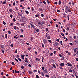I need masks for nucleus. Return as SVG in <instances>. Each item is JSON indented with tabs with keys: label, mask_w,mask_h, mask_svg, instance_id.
I'll return each instance as SVG.
<instances>
[{
	"label": "nucleus",
	"mask_w": 78,
	"mask_h": 78,
	"mask_svg": "<svg viewBox=\"0 0 78 78\" xmlns=\"http://www.w3.org/2000/svg\"><path fill=\"white\" fill-rule=\"evenodd\" d=\"M65 10V12H66V13H68V12H71V10L70 9H69V7H66Z\"/></svg>",
	"instance_id": "obj_1"
},
{
	"label": "nucleus",
	"mask_w": 78,
	"mask_h": 78,
	"mask_svg": "<svg viewBox=\"0 0 78 78\" xmlns=\"http://www.w3.org/2000/svg\"><path fill=\"white\" fill-rule=\"evenodd\" d=\"M46 37L48 39H50V36H49V34H48L47 33L46 34Z\"/></svg>",
	"instance_id": "obj_2"
},
{
	"label": "nucleus",
	"mask_w": 78,
	"mask_h": 78,
	"mask_svg": "<svg viewBox=\"0 0 78 78\" xmlns=\"http://www.w3.org/2000/svg\"><path fill=\"white\" fill-rule=\"evenodd\" d=\"M58 45H59L58 43L57 42H56L54 44V46H55V47H58Z\"/></svg>",
	"instance_id": "obj_3"
},
{
	"label": "nucleus",
	"mask_w": 78,
	"mask_h": 78,
	"mask_svg": "<svg viewBox=\"0 0 78 78\" xmlns=\"http://www.w3.org/2000/svg\"><path fill=\"white\" fill-rule=\"evenodd\" d=\"M13 28H14V29L15 30H17H17H19V27H17L16 26L13 27Z\"/></svg>",
	"instance_id": "obj_4"
},
{
	"label": "nucleus",
	"mask_w": 78,
	"mask_h": 78,
	"mask_svg": "<svg viewBox=\"0 0 78 78\" xmlns=\"http://www.w3.org/2000/svg\"><path fill=\"white\" fill-rule=\"evenodd\" d=\"M0 48H2V49H3L4 50L5 49V48H4V45H1Z\"/></svg>",
	"instance_id": "obj_5"
},
{
	"label": "nucleus",
	"mask_w": 78,
	"mask_h": 78,
	"mask_svg": "<svg viewBox=\"0 0 78 78\" xmlns=\"http://www.w3.org/2000/svg\"><path fill=\"white\" fill-rule=\"evenodd\" d=\"M43 72L45 73H48V71H47V69L44 70Z\"/></svg>",
	"instance_id": "obj_6"
},
{
	"label": "nucleus",
	"mask_w": 78,
	"mask_h": 78,
	"mask_svg": "<svg viewBox=\"0 0 78 78\" xmlns=\"http://www.w3.org/2000/svg\"><path fill=\"white\" fill-rule=\"evenodd\" d=\"M24 56H25V55H21V57L22 59H24Z\"/></svg>",
	"instance_id": "obj_7"
},
{
	"label": "nucleus",
	"mask_w": 78,
	"mask_h": 78,
	"mask_svg": "<svg viewBox=\"0 0 78 78\" xmlns=\"http://www.w3.org/2000/svg\"><path fill=\"white\" fill-rule=\"evenodd\" d=\"M39 16H40V15L38 13H37L35 15V17H39Z\"/></svg>",
	"instance_id": "obj_8"
},
{
	"label": "nucleus",
	"mask_w": 78,
	"mask_h": 78,
	"mask_svg": "<svg viewBox=\"0 0 78 78\" xmlns=\"http://www.w3.org/2000/svg\"><path fill=\"white\" fill-rule=\"evenodd\" d=\"M15 71L16 73H20V71H17L16 70H15Z\"/></svg>",
	"instance_id": "obj_9"
},
{
	"label": "nucleus",
	"mask_w": 78,
	"mask_h": 78,
	"mask_svg": "<svg viewBox=\"0 0 78 78\" xmlns=\"http://www.w3.org/2000/svg\"><path fill=\"white\" fill-rule=\"evenodd\" d=\"M60 66H61V67L64 66V63H61L60 64Z\"/></svg>",
	"instance_id": "obj_10"
},
{
	"label": "nucleus",
	"mask_w": 78,
	"mask_h": 78,
	"mask_svg": "<svg viewBox=\"0 0 78 78\" xmlns=\"http://www.w3.org/2000/svg\"><path fill=\"white\" fill-rule=\"evenodd\" d=\"M30 24L31 25V27H33V28H35L34 27H35V26H34L31 23H30Z\"/></svg>",
	"instance_id": "obj_11"
},
{
	"label": "nucleus",
	"mask_w": 78,
	"mask_h": 78,
	"mask_svg": "<svg viewBox=\"0 0 78 78\" xmlns=\"http://www.w3.org/2000/svg\"><path fill=\"white\" fill-rule=\"evenodd\" d=\"M14 38L15 39H18V37H17V35H16V36L14 37Z\"/></svg>",
	"instance_id": "obj_12"
},
{
	"label": "nucleus",
	"mask_w": 78,
	"mask_h": 78,
	"mask_svg": "<svg viewBox=\"0 0 78 78\" xmlns=\"http://www.w3.org/2000/svg\"><path fill=\"white\" fill-rule=\"evenodd\" d=\"M67 64H68V66H70V67H72V64H69V63H67Z\"/></svg>",
	"instance_id": "obj_13"
},
{
	"label": "nucleus",
	"mask_w": 78,
	"mask_h": 78,
	"mask_svg": "<svg viewBox=\"0 0 78 78\" xmlns=\"http://www.w3.org/2000/svg\"><path fill=\"white\" fill-rule=\"evenodd\" d=\"M25 12L27 14H29V12H28L27 10H26L25 11Z\"/></svg>",
	"instance_id": "obj_14"
},
{
	"label": "nucleus",
	"mask_w": 78,
	"mask_h": 78,
	"mask_svg": "<svg viewBox=\"0 0 78 78\" xmlns=\"http://www.w3.org/2000/svg\"><path fill=\"white\" fill-rule=\"evenodd\" d=\"M39 10L40 11H41V12H42V11L43 10H42V8H39Z\"/></svg>",
	"instance_id": "obj_15"
},
{
	"label": "nucleus",
	"mask_w": 78,
	"mask_h": 78,
	"mask_svg": "<svg viewBox=\"0 0 78 78\" xmlns=\"http://www.w3.org/2000/svg\"><path fill=\"white\" fill-rule=\"evenodd\" d=\"M9 12H12V11H13V10H12V9H10L9 10Z\"/></svg>",
	"instance_id": "obj_16"
},
{
	"label": "nucleus",
	"mask_w": 78,
	"mask_h": 78,
	"mask_svg": "<svg viewBox=\"0 0 78 78\" xmlns=\"http://www.w3.org/2000/svg\"><path fill=\"white\" fill-rule=\"evenodd\" d=\"M48 42H49L50 43V44H52V43H51V41L50 40H49L48 41Z\"/></svg>",
	"instance_id": "obj_17"
},
{
	"label": "nucleus",
	"mask_w": 78,
	"mask_h": 78,
	"mask_svg": "<svg viewBox=\"0 0 78 78\" xmlns=\"http://www.w3.org/2000/svg\"><path fill=\"white\" fill-rule=\"evenodd\" d=\"M24 61L25 62H27V63H28V62H29L27 60H25Z\"/></svg>",
	"instance_id": "obj_18"
},
{
	"label": "nucleus",
	"mask_w": 78,
	"mask_h": 78,
	"mask_svg": "<svg viewBox=\"0 0 78 78\" xmlns=\"http://www.w3.org/2000/svg\"><path fill=\"white\" fill-rule=\"evenodd\" d=\"M72 5H74V4L75 3V2H73V1H72Z\"/></svg>",
	"instance_id": "obj_19"
},
{
	"label": "nucleus",
	"mask_w": 78,
	"mask_h": 78,
	"mask_svg": "<svg viewBox=\"0 0 78 78\" xmlns=\"http://www.w3.org/2000/svg\"><path fill=\"white\" fill-rule=\"evenodd\" d=\"M18 14V16H22V15H21L19 12H17Z\"/></svg>",
	"instance_id": "obj_20"
},
{
	"label": "nucleus",
	"mask_w": 78,
	"mask_h": 78,
	"mask_svg": "<svg viewBox=\"0 0 78 78\" xmlns=\"http://www.w3.org/2000/svg\"><path fill=\"white\" fill-rule=\"evenodd\" d=\"M5 37L6 39H7V38H8V36L7 35V34H5Z\"/></svg>",
	"instance_id": "obj_21"
},
{
	"label": "nucleus",
	"mask_w": 78,
	"mask_h": 78,
	"mask_svg": "<svg viewBox=\"0 0 78 78\" xmlns=\"http://www.w3.org/2000/svg\"><path fill=\"white\" fill-rule=\"evenodd\" d=\"M60 44H61V45H62H62H63V44H62V41H60Z\"/></svg>",
	"instance_id": "obj_22"
},
{
	"label": "nucleus",
	"mask_w": 78,
	"mask_h": 78,
	"mask_svg": "<svg viewBox=\"0 0 78 78\" xmlns=\"http://www.w3.org/2000/svg\"><path fill=\"white\" fill-rule=\"evenodd\" d=\"M53 67H54L55 69H56V66L55 64H53Z\"/></svg>",
	"instance_id": "obj_23"
},
{
	"label": "nucleus",
	"mask_w": 78,
	"mask_h": 78,
	"mask_svg": "<svg viewBox=\"0 0 78 78\" xmlns=\"http://www.w3.org/2000/svg\"><path fill=\"white\" fill-rule=\"evenodd\" d=\"M45 76L47 78H49V76L48 75H46Z\"/></svg>",
	"instance_id": "obj_24"
},
{
	"label": "nucleus",
	"mask_w": 78,
	"mask_h": 78,
	"mask_svg": "<svg viewBox=\"0 0 78 78\" xmlns=\"http://www.w3.org/2000/svg\"><path fill=\"white\" fill-rule=\"evenodd\" d=\"M41 23L42 24V25H44V21H43L42 22H41Z\"/></svg>",
	"instance_id": "obj_25"
},
{
	"label": "nucleus",
	"mask_w": 78,
	"mask_h": 78,
	"mask_svg": "<svg viewBox=\"0 0 78 78\" xmlns=\"http://www.w3.org/2000/svg\"><path fill=\"white\" fill-rule=\"evenodd\" d=\"M14 59L15 61H16V62H18V60L17 59H16V58H14Z\"/></svg>",
	"instance_id": "obj_26"
},
{
	"label": "nucleus",
	"mask_w": 78,
	"mask_h": 78,
	"mask_svg": "<svg viewBox=\"0 0 78 78\" xmlns=\"http://www.w3.org/2000/svg\"><path fill=\"white\" fill-rule=\"evenodd\" d=\"M58 4L59 5H60L61 4V1L60 0L59 1V2H58Z\"/></svg>",
	"instance_id": "obj_27"
},
{
	"label": "nucleus",
	"mask_w": 78,
	"mask_h": 78,
	"mask_svg": "<svg viewBox=\"0 0 78 78\" xmlns=\"http://www.w3.org/2000/svg\"><path fill=\"white\" fill-rule=\"evenodd\" d=\"M61 35H62V36H64V34L62 32L61 33Z\"/></svg>",
	"instance_id": "obj_28"
},
{
	"label": "nucleus",
	"mask_w": 78,
	"mask_h": 78,
	"mask_svg": "<svg viewBox=\"0 0 78 78\" xmlns=\"http://www.w3.org/2000/svg\"><path fill=\"white\" fill-rule=\"evenodd\" d=\"M28 49L29 50H30L31 49V48L30 47L29 48H28Z\"/></svg>",
	"instance_id": "obj_29"
},
{
	"label": "nucleus",
	"mask_w": 78,
	"mask_h": 78,
	"mask_svg": "<svg viewBox=\"0 0 78 78\" xmlns=\"http://www.w3.org/2000/svg\"><path fill=\"white\" fill-rule=\"evenodd\" d=\"M36 77L37 78H39V76L37 75H36Z\"/></svg>",
	"instance_id": "obj_30"
},
{
	"label": "nucleus",
	"mask_w": 78,
	"mask_h": 78,
	"mask_svg": "<svg viewBox=\"0 0 78 78\" xmlns=\"http://www.w3.org/2000/svg\"><path fill=\"white\" fill-rule=\"evenodd\" d=\"M1 51H2V53H5V51H4V50H3L2 49H1Z\"/></svg>",
	"instance_id": "obj_31"
},
{
	"label": "nucleus",
	"mask_w": 78,
	"mask_h": 78,
	"mask_svg": "<svg viewBox=\"0 0 78 78\" xmlns=\"http://www.w3.org/2000/svg\"><path fill=\"white\" fill-rule=\"evenodd\" d=\"M13 20L14 21V22H16V18H13Z\"/></svg>",
	"instance_id": "obj_32"
},
{
	"label": "nucleus",
	"mask_w": 78,
	"mask_h": 78,
	"mask_svg": "<svg viewBox=\"0 0 78 78\" xmlns=\"http://www.w3.org/2000/svg\"><path fill=\"white\" fill-rule=\"evenodd\" d=\"M11 25H12V26H13V25H14V23H11V24L10 25V26H11Z\"/></svg>",
	"instance_id": "obj_33"
},
{
	"label": "nucleus",
	"mask_w": 78,
	"mask_h": 78,
	"mask_svg": "<svg viewBox=\"0 0 78 78\" xmlns=\"http://www.w3.org/2000/svg\"><path fill=\"white\" fill-rule=\"evenodd\" d=\"M17 53V50L16 49V51H15V53Z\"/></svg>",
	"instance_id": "obj_34"
},
{
	"label": "nucleus",
	"mask_w": 78,
	"mask_h": 78,
	"mask_svg": "<svg viewBox=\"0 0 78 78\" xmlns=\"http://www.w3.org/2000/svg\"><path fill=\"white\" fill-rule=\"evenodd\" d=\"M34 72L35 73V72H37V70L34 69Z\"/></svg>",
	"instance_id": "obj_35"
},
{
	"label": "nucleus",
	"mask_w": 78,
	"mask_h": 78,
	"mask_svg": "<svg viewBox=\"0 0 78 78\" xmlns=\"http://www.w3.org/2000/svg\"><path fill=\"white\" fill-rule=\"evenodd\" d=\"M74 39H76V36H74Z\"/></svg>",
	"instance_id": "obj_36"
},
{
	"label": "nucleus",
	"mask_w": 78,
	"mask_h": 78,
	"mask_svg": "<svg viewBox=\"0 0 78 78\" xmlns=\"http://www.w3.org/2000/svg\"><path fill=\"white\" fill-rule=\"evenodd\" d=\"M18 60H19V61H20V62H22V60H21V59L20 58H18Z\"/></svg>",
	"instance_id": "obj_37"
},
{
	"label": "nucleus",
	"mask_w": 78,
	"mask_h": 78,
	"mask_svg": "<svg viewBox=\"0 0 78 78\" xmlns=\"http://www.w3.org/2000/svg\"><path fill=\"white\" fill-rule=\"evenodd\" d=\"M42 47L43 48H44V44H42Z\"/></svg>",
	"instance_id": "obj_38"
},
{
	"label": "nucleus",
	"mask_w": 78,
	"mask_h": 78,
	"mask_svg": "<svg viewBox=\"0 0 78 78\" xmlns=\"http://www.w3.org/2000/svg\"><path fill=\"white\" fill-rule=\"evenodd\" d=\"M11 46L12 47H14V46L13 45V44H11Z\"/></svg>",
	"instance_id": "obj_39"
},
{
	"label": "nucleus",
	"mask_w": 78,
	"mask_h": 78,
	"mask_svg": "<svg viewBox=\"0 0 78 78\" xmlns=\"http://www.w3.org/2000/svg\"><path fill=\"white\" fill-rule=\"evenodd\" d=\"M41 75L42 76H44V74L42 73V72H41Z\"/></svg>",
	"instance_id": "obj_40"
},
{
	"label": "nucleus",
	"mask_w": 78,
	"mask_h": 78,
	"mask_svg": "<svg viewBox=\"0 0 78 78\" xmlns=\"http://www.w3.org/2000/svg\"><path fill=\"white\" fill-rule=\"evenodd\" d=\"M21 25H22V26H24V23H21Z\"/></svg>",
	"instance_id": "obj_41"
},
{
	"label": "nucleus",
	"mask_w": 78,
	"mask_h": 78,
	"mask_svg": "<svg viewBox=\"0 0 78 78\" xmlns=\"http://www.w3.org/2000/svg\"><path fill=\"white\" fill-rule=\"evenodd\" d=\"M36 31H37V32H39V29H37L36 30Z\"/></svg>",
	"instance_id": "obj_42"
},
{
	"label": "nucleus",
	"mask_w": 78,
	"mask_h": 78,
	"mask_svg": "<svg viewBox=\"0 0 78 78\" xmlns=\"http://www.w3.org/2000/svg\"><path fill=\"white\" fill-rule=\"evenodd\" d=\"M21 67L22 69H24V67L23 66H21Z\"/></svg>",
	"instance_id": "obj_43"
},
{
	"label": "nucleus",
	"mask_w": 78,
	"mask_h": 78,
	"mask_svg": "<svg viewBox=\"0 0 78 78\" xmlns=\"http://www.w3.org/2000/svg\"><path fill=\"white\" fill-rule=\"evenodd\" d=\"M12 65H13V66H15V64H14V62H12Z\"/></svg>",
	"instance_id": "obj_44"
},
{
	"label": "nucleus",
	"mask_w": 78,
	"mask_h": 78,
	"mask_svg": "<svg viewBox=\"0 0 78 78\" xmlns=\"http://www.w3.org/2000/svg\"><path fill=\"white\" fill-rule=\"evenodd\" d=\"M43 2L44 3L45 5H46L47 3H46V2H45L43 1Z\"/></svg>",
	"instance_id": "obj_45"
},
{
	"label": "nucleus",
	"mask_w": 78,
	"mask_h": 78,
	"mask_svg": "<svg viewBox=\"0 0 78 78\" xmlns=\"http://www.w3.org/2000/svg\"><path fill=\"white\" fill-rule=\"evenodd\" d=\"M66 30L67 31H69V27H68L66 29Z\"/></svg>",
	"instance_id": "obj_46"
},
{
	"label": "nucleus",
	"mask_w": 78,
	"mask_h": 78,
	"mask_svg": "<svg viewBox=\"0 0 78 78\" xmlns=\"http://www.w3.org/2000/svg\"><path fill=\"white\" fill-rule=\"evenodd\" d=\"M66 40H65V41L66 42H67L68 41V39L67 38H66Z\"/></svg>",
	"instance_id": "obj_47"
},
{
	"label": "nucleus",
	"mask_w": 78,
	"mask_h": 78,
	"mask_svg": "<svg viewBox=\"0 0 78 78\" xmlns=\"http://www.w3.org/2000/svg\"><path fill=\"white\" fill-rule=\"evenodd\" d=\"M6 2L5 1L3 2V4H6Z\"/></svg>",
	"instance_id": "obj_48"
},
{
	"label": "nucleus",
	"mask_w": 78,
	"mask_h": 78,
	"mask_svg": "<svg viewBox=\"0 0 78 78\" xmlns=\"http://www.w3.org/2000/svg\"><path fill=\"white\" fill-rule=\"evenodd\" d=\"M31 10H32V11L33 12V11H34V8L33 7H32Z\"/></svg>",
	"instance_id": "obj_49"
},
{
	"label": "nucleus",
	"mask_w": 78,
	"mask_h": 78,
	"mask_svg": "<svg viewBox=\"0 0 78 78\" xmlns=\"http://www.w3.org/2000/svg\"><path fill=\"white\" fill-rule=\"evenodd\" d=\"M57 12H61L60 10H57Z\"/></svg>",
	"instance_id": "obj_50"
},
{
	"label": "nucleus",
	"mask_w": 78,
	"mask_h": 78,
	"mask_svg": "<svg viewBox=\"0 0 78 78\" xmlns=\"http://www.w3.org/2000/svg\"><path fill=\"white\" fill-rule=\"evenodd\" d=\"M10 17H11V18H12V16H13L11 14L10 15Z\"/></svg>",
	"instance_id": "obj_51"
},
{
	"label": "nucleus",
	"mask_w": 78,
	"mask_h": 78,
	"mask_svg": "<svg viewBox=\"0 0 78 78\" xmlns=\"http://www.w3.org/2000/svg\"><path fill=\"white\" fill-rule=\"evenodd\" d=\"M41 17H44V14H41Z\"/></svg>",
	"instance_id": "obj_52"
},
{
	"label": "nucleus",
	"mask_w": 78,
	"mask_h": 78,
	"mask_svg": "<svg viewBox=\"0 0 78 78\" xmlns=\"http://www.w3.org/2000/svg\"><path fill=\"white\" fill-rule=\"evenodd\" d=\"M45 69V67H43L42 68V70H44Z\"/></svg>",
	"instance_id": "obj_53"
},
{
	"label": "nucleus",
	"mask_w": 78,
	"mask_h": 78,
	"mask_svg": "<svg viewBox=\"0 0 78 78\" xmlns=\"http://www.w3.org/2000/svg\"><path fill=\"white\" fill-rule=\"evenodd\" d=\"M26 44L27 45H30V44L29 43H26Z\"/></svg>",
	"instance_id": "obj_54"
},
{
	"label": "nucleus",
	"mask_w": 78,
	"mask_h": 78,
	"mask_svg": "<svg viewBox=\"0 0 78 78\" xmlns=\"http://www.w3.org/2000/svg\"><path fill=\"white\" fill-rule=\"evenodd\" d=\"M8 31V33L9 34H11V32L10 31Z\"/></svg>",
	"instance_id": "obj_55"
},
{
	"label": "nucleus",
	"mask_w": 78,
	"mask_h": 78,
	"mask_svg": "<svg viewBox=\"0 0 78 78\" xmlns=\"http://www.w3.org/2000/svg\"><path fill=\"white\" fill-rule=\"evenodd\" d=\"M29 74H31V73H32V72L29 71Z\"/></svg>",
	"instance_id": "obj_56"
},
{
	"label": "nucleus",
	"mask_w": 78,
	"mask_h": 78,
	"mask_svg": "<svg viewBox=\"0 0 78 78\" xmlns=\"http://www.w3.org/2000/svg\"><path fill=\"white\" fill-rule=\"evenodd\" d=\"M38 24H39V25H41V23L40 22H38Z\"/></svg>",
	"instance_id": "obj_57"
},
{
	"label": "nucleus",
	"mask_w": 78,
	"mask_h": 78,
	"mask_svg": "<svg viewBox=\"0 0 78 78\" xmlns=\"http://www.w3.org/2000/svg\"><path fill=\"white\" fill-rule=\"evenodd\" d=\"M20 37H23V35H21L20 36Z\"/></svg>",
	"instance_id": "obj_58"
},
{
	"label": "nucleus",
	"mask_w": 78,
	"mask_h": 78,
	"mask_svg": "<svg viewBox=\"0 0 78 78\" xmlns=\"http://www.w3.org/2000/svg\"><path fill=\"white\" fill-rule=\"evenodd\" d=\"M69 44L70 45H73V44L72 43H69Z\"/></svg>",
	"instance_id": "obj_59"
},
{
	"label": "nucleus",
	"mask_w": 78,
	"mask_h": 78,
	"mask_svg": "<svg viewBox=\"0 0 78 78\" xmlns=\"http://www.w3.org/2000/svg\"><path fill=\"white\" fill-rule=\"evenodd\" d=\"M3 23L4 25H6V23H5L4 21H3Z\"/></svg>",
	"instance_id": "obj_60"
},
{
	"label": "nucleus",
	"mask_w": 78,
	"mask_h": 78,
	"mask_svg": "<svg viewBox=\"0 0 78 78\" xmlns=\"http://www.w3.org/2000/svg\"><path fill=\"white\" fill-rule=\"evenodd\" d=\"M54 4L55 5H57V4H58V2H54Z\"/></svg>",
	"instance_id": "obj_61"
},
{
	"label": "nucleus",
	"mask_w": 78,
	"mask_h": 78,
	"mask_svg": "<svg viewBox=\"0 0 78 78\" xmlns=\"http://www.w3.org/2000/svg\"><path fill=\"white\" fill-rule=\"evenodd\" d=\"M47 1L48 3V4H49V3H50V1H48V0H47Z\"/></svg>",
	"instance_id": "obj_62"
},
{
	"label": "nucleus",
	"mask_w": 78,
	"mask_h": 78,
	"mask_svg": "<svg viewBox=\"0 0 78 78\" xmlns=\"http://www.w3.org/2000/svg\"><path fill=\"white\" fill-rule=\"evenodd\" d=\"M46 31H48V28H46Z\"/></svg>",
	"instance_id": "obj_63"
},
{
	"label": "nucleus",
	"mask_w": 78,
	"mask_h": 78,
	"mask_svg": "<svg viewBox=\"0 0 78 78\" xmlns=\"http://www.w3.org/2000/svg\"><path fill=\"white\" fill-rule=\"evenodd\" d=\"M67 17H68V20H69V16H67Z\"/></svg>",
	"instance_id": "obj_64"
}]
</instances>
